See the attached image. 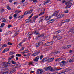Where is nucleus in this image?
Returning a JSON list of instances; mask_svg holds the SVG:
<instances>
[{
	"instance_id": "1",
	"label": "nucleus",
	"mask_w": 74,
	"mask_h": 74,
	"mask_svg": "<svg viewBox=\"0 0 74 74\" xmlns=\"http://www.w3.org/2000/svg\"><path fill=\"white\" fill-rule=\"evenodd\" d=\"M61 69H62V68L60 69H57L56 68V69H53L52 68V67L51 66H49L48 67H45L43 69L45 71H48L49 70H50V71H58V70H60Z\"/></svg>"
},
{
	"instance_id": "2",
	"label": "nucleus",
	"mask_w": 74,
	"mask_h": 74,
	"mask_svg": "<svg viewBox=\"0 0 74 74\" xmlns=\"http://www.w3.org/2000/svg\"><path fill=\"white\" fill-rule=\"evenodd\" d=\"M58 13H59V11H56L53 14L52 16H54L56 15V17H57L58 18H61L64 16V14H58Z\"/></svg>"
},
{
	"instance_id": "3",
	"label": "nucleus",
	"mask_w": 74,
	"mask_h": 74,
	"mask_svg": "<svg viewBox=\"0 0 74 74\" xmlns=\"http://www.w3.org/2000/svg\"><path fill=\"white\" fill-rule=\"evenodd\" d=\"M72 1H73L71 0L69 1L68 2H67V3H65L66 5H67V4L68 5L65 8L67 9V8H70L71 6V5H72V3H71V2H72Z\"/></svg>"
},
{
	"instance_id": "4",
	"label": "nucleus",
	"mask_w": 74,
	"mask_h": 74,
	"mask_svg": "<svg viewBox=\"0 0 74 74\" xmlns=\"http://www.w3.org/2000/svg\"><path fill=\"white\" fill-rule=\"evenodd\" d=\"M33 14H32L28 18L29 19H28L25 20V23H28L29 22H30L31 21V20L30 19L31 18H32V16H33Z\"/></svg>"
},
{
	"instance_id": "5",
	"label": "nucleus",
	"mask_w": 74,
	"mask_h": 74,
	"mask_svg": "<svg viewBox=\"0 0 74 74\" xmlns=\"http://www.w3.org/2000/svg\"><path fill=\"white\" fill-rule=\"evenodd\" d=\"M33 10L32 9L31 10H29L28 11H26L24 13V15H27V14H30L33 12Z\"/></svg>"
},
{
	"instance_id": "6",
	"label": "nucleus",
	"mask_w": 74,
	"mask_h": 74,
	"mask_svg": "<svg viewBox=\"0 0 74 74\" xmlns=\"http://www.w3.org/2000/svg\"><path fill=\"white\" fill-rule=\"evenodd\" d=\"M43 72H44V70L42 69H41L40 70L39 69H38L36 73L37 74H42Z\"/></svg>"
},
{
	"instance_id": "7",
	"label": "nucleus",
	"mask_w": 74,
	"mask_h": 74,
	"mask_svg": "<svg viewBox=\"0 0 74 74\" xmlns=\"http://www.w3.org/2000/svg\"><path fill=\"white\" fill-rule=\"evenodd\" d=\"M53 42H54L53 41H52L50 42H48L46 43L45 44V45H46V46L51 45H52V44H53Z\"/></svg>"
},
{
	"instance_id": "8",
	"label": "nucleus",
	"mask_w": 74,
	"mask_h": 74,
	"mask_svg": "<svg viewBox=\"0 0 74 74\" xmlns=\"http://www.w3.org/2000/svg\"><path fill=\"white\" fill-rule=\"evenodd\" d=\"M43 19H46V21L49 20V19L51 18V16H43Z\"/></svg>"
},
{
	"instance_id": "9",
	"label": "nucleus",
	"mask_w": 74,
	"mask_h": 74,
	"mask_svg": "<svg viewBox=\"0 0 74 74\" xmlns=\"http://www.w3.org/2000/svg\"><path fill=\"white\" fill-rule=\"evenodd\" d=\"M43 44L42 42H39L38 43H37L36 44V47H40V45H41Z\"/></svg>"
},
{
	"instance_id": "10",
	"label": "nucleus",
	"mask_w": 74,
	"mask_h": 74,
	"mask_svg": "<svg viewBox=\"0 0 74 74\" xmlns=\"http://www.w3.org/2000/svg\"><path fill=\"white\" fill-rule=\"evenodd\" d=\"M14 55H13L11 57H9V58H8V59L9 60H9L7 63L8 64H10V63H11V61H10V60H11V59H13V58H14Z\"/></svg>"
},
{
	"instance_id": "11",
	"label": "nucleus",
	"mask_w": 74,
	"mask_h": 74,
	"mask_svg": "<svg viewBox=\"0 0 74 74\" xmlns=\"http://www.w3.org/2000/svg\"><path fill=\"white\" fill-rule=\"evenodd\" d=\"M67 61L68 62H70V63H71V62H74V56H73V57L72 58V59H68L67 60Z\"/></svg>"
},
{
	"instance_id": "12",
	"label": "nucleus",
	"mask_w": 74,
	"mask_h": 74,
	"mask_svg": "<svg viewBox=\"0 0 74 74\" xmlns=\"http://www.w3.org/2000/svg\"><path fill=\"white\" fill-rule=\"evenodd\" d=\"M56 20V19H51L47 21V23H48L49 24V23H52V22H53L54 21H55Z\"/></svg>"
},
{
	"instance_id": "13",
	"label": "nucleus",
	"mask_w": 74,
	"mask_h": 74,
	"mask_svg": "<svg viewBox=\"0 0 74 74\" xmlns=\"http://www.w3.org/2000/svg\"><path fill=\"white\" fill-rule=\"evenodd\" d=\"M40 52L41 51L39 50L38 51H37L35 53H34L32 55V56H36V55H38V54H39V53H40Z\"/></svg>"
},
{
	"instance_id": "14",
	"label": "nucleus",
	"mask_w": 74,
	"mask_h": 74,
	"mask_svg": "<svg viewBox=\"0 0 74 74\" xmlns=\"http://www.w3.org/2000/svg\"><path fill=\"white\" fill-rule=\"evenodd\" d=\"M38 17V15L35 16H34V18L33 20V21L31 23H33V22H35V20Z\"/></svg>"
},
{
	"instance_id": "15",
	"label": "nucleus",
	"mask_w": 74,
	"mask_h": 74,
	"mask_svg": "<svg viewBox=\"0 0 74 74\" xmlns=\"http://www.w3.org/2000/svg\"><path fill=\"white\" fill-rule=\"evenodd\" d=\"M33 34V32H30L27 34V37H30Z\"/></svg>"
},
{
	"instance_id": "16",
	"label": "nucleus",
	"mask_w": 74,
	"mask_h": 74,
	"mask_svg": "<svg viewBox=\"0 0 74 74\" xmlns=\"http://www.w3.org/2000/svg\"><path fill=\"white\" fill-rule=\"evenodd\" d=\"M39 58H40V57H39V56H38L36 57L33 60V61L34 62H38V60L39 59Z\"/></svg>"
},
{
	"instance_id": "17",
	"label": "nucleus",
	"mask_w": 74,
	"mask_h": 74,
	"mask_svg": "<svg viewBox=\"0 0 74 74\" xmlns=\"http://www.w3.org/2000/svg\"><path fill=\"white\" fill-rule=\"evenodd\" d=\"M15 71H16V70H15V69H12L11 70V71L10 73V74H13V73L15 72Z\"/></svg>"
},
{
	"instance_id": "18",
	"label": "nucleus",
	"mask_w": 74,
	"mask_h": 74,
	"mask_svg": "<svg viewBox=\"0 0 74 74\" xmlns=\"http://www.w3.org/2000/svg\"><path fill=\"white\" fill-rule=\"evenodd\" d=\"M43 19H44V17H42L40 18H39V21L38 22L39 23H40V22H42V21L43 20Z\"/></svg>"
},
{
	"instance_id": "19",
	"label": "nucleus",
	"mask_w": 74,
	"mask_h": 74,
	"mask_svg": "<svg viewBox=\"0 0 74 74\" xmlns=\"http://www.w3.org/2000/svg\"><path fill=\"white\" fill-rule=\"evenodd\" d=\"M34 62L33 61H31L29 62V65H32V66H35L34 65H33Z\"/></svg>"
},
{
	"instance_id": "20",
	"label": "nucleus",
	"mask_w": 74,
	"mask_h": 74,
	"mask_svg": "<svg viewBox=\"0 0 74 74\" xmlns=\"http://www.w3.org/2000/svg\"><path fill=\"white\" fill-rule=\"evenodd\" d=\"M54 59V58H53L51 59H49L48 60V62H52L53 60Z\"/></svg>"
},
{
	"instance_id": "21",
	"label": "nucleus",
	"mask_w": 74,
	"mask_h": 74,
	"mask_svg": "<svg viewBox=\"0 0 74 74\" xmlns=\"http://www.w3.org/2000/svg\"><path fill=\"white\" fill-rule=\"evenodd\" d=\"M3 65L5 67H7L8 66V63L6 62H4L3 63Z\"/></svg>"
},
{
	"instance_id": "22",
	"label": "nucleus",
	"mask_w": 74,
	"mask_h": 74,
	"mask_svg": "<svg viewBox=\"0 0 74 74\" xmlns=\"http://www.w3.org/2000/svg\"><path fill=\"white\" fill-rule=\"evenodd\" d=\"M9 51V49H4V51H3L2 52V53H5V52H7V51Z\"/></svg>"
},
{
	"instance_id": "23",
	"label": "nucleus",
	"mask_w": 74,
	"mask_h": 74,
	"mask_svg": "<svg viewBox=\"0 0 74 74\" xmlns=\"http://www.w3.org/2000/svg\"><path fill=\"white\" fill-rule=\"evenodd\" d=\"M60 32H61L60 30H59L58 31L55 32H54V34H59V33H60Z\"/></svg>"
},
{
	"instance_id": "24",
	"label": "nucleus",
	"mask_w": 74,
	"mask_h": 74,
	"mask_svg": "<svg viewBox=\"0 0 74 74\" xmlns=\"http://www.w3.org/2000/svg\"><path fill=\"white\" fill-rule=\"evenodd\" d=\"M50 1L49 0H47L46 1H45L44 3V5H45V4H47L48 3H49V1Z\"/></svg>"
},
{
	"instance_id": "25",
	"label": "nucleus",
	"mask_w": 74,
	"mask_h": 74,
	"mask_svg": "<svg viewBox=\"0 0 74 74\" xmlns=\"http://www.w3.org/2000/svg\"><path fill=\"white\" fill-rule=\"evenodd\" d=\"M22 12V11L21 10L19 11V10H18L16 11L15 12V14H18V13H20V12Z\"/></svg>"
},
{
	"instance_id": "26",
	"label": "nucleus",
	"mask_w": 74,
	"mask_h": 74,
	"mask_svg": "<svg viewBox=\"0 0 74 74\" xmlns=\"http://www.w3.org/2000/svg\"><path fill=\"white\" fill-rule=\"evenodd\" d=\"M30 55V54L29 53L28 54H27V55H26V54L23 55L24 56H25V57H26V56H28V57H29Z\"/></svg>"
},
{
	"instance_id": "27",
	"label": "nucleus",
	"mask_w": 74,
	"mask_h": 74,
	"mask_svg": "<svg viewBox=\"0 0 74 74\" xmlns=\"http://www.w3.org/2000/svg\"><path fill=\"white\" fill-rule=\"evenodd\" d=\"M34 34L36 35H40V34L38 32L36 31H35L34 32Z\"/></svg>"
},
{
	"instance_id": "28",
	"label": "nucleus",
	"mask_w": 74,
	"mask_h": 74,
	"mask_svg": "<svg viewBox=\"0 0 74 74\" xmlns=\"http://www.w3.org/2000/svg\"><path fill=\"white\" fill-rule=\"evenodd\" d=\"M65 21H65L64 22H63L62 23H65V22H69L70 21V20L67 19Z\"/></svg>"
},
{
	"instance_id": "29",
	"label": "nucleus",
	"mask_w": 74,
	"mask_h": 74,
	"mask_svg": "<svg viewBox=\"0 0 74 74\" xmlns=\"http://www.w3.org/2000/svg\"><path fill=\"white\" fill-rule=\"evenodd\" d=\"M60 53V51H56L53 53H55V54H59Z\"/></svg>"
},
{
	"instance_id": "30",
	"label": "nucleus",
	"mask_w": 74,
	"mask_h": 74,
	"mask_svg": "<svg viewBox=\"0 0 74 74\" xmlns=\"http://www.w3.org/2000/svg\"><path fill=\"white\" fill-rule=\"evenodd\" d=\"M74 31V29H71L69 30V32H71V33H74V32H73Z\"/></svg>"
},
{
	"instance_id": "31",
	"label": "nucleus",
	"mask_w": 74,
	"mask_h": 74,
	"mask_svg": "<svg viewBox=\"0 0 74 74\" xmlns=\"http://www.w3.org/2000/svg\"><path fill=\"white\" fill-rule=\"evenodd\" d=\"M58 36H60V35H57L56 36H53V39H56V38H58Z\"/></svg>"
},
{
	"instance_id": "32",
	"label": "nucleus",
	"mask_w": 74,
	"mask_h": 74,
	"mask_svg": "<svg viewBox=\"0 0 74 74\" xmlns=\"http://www.w3.org/2000/svg\"><path fill=\"white\" fill-rule=\"evenodd\" d=\"M44 14V12H43L40 13V14L38 15V16H41V15H43Z\"/></svg>"
},
{
	"instance_id": "33",
	"label": "nucleus",
	"mask_w": 74,
	"mask_h": 74,
	"mask_svg": "<svg viewBox=\"0 0 74 74\" xmlns=\"http://www.w3.org/2000/svg\"><path fill=\"white\" fill-rule=\"evenodd\" d=\"M4 25H5V24H4V23H2L1 26V28H3V27L4 26Z\"/></svg>"
},
{
	"instance_id": "34",
	"label": "nucleus",
	"mask_w": 74,
	"mask_h": 74,
	"mask_svg": "<svg viewBox=\"0 0 74 74\" xmlns=\"http://www.w3.org/2000/svg\"><path fill=\"white\" fill-rule=\"evenodd\" d=\"M8 21L7 20H4L2 21V22H4L5 23H7L8 22Z\"/></svg>"
},
{
	"instance_id": "35",
	"label": "nucleus",
	"mask_w": 74,
	"mask_h": 74,
	"mask_svg": "<svg viewBox=\"0 0 74 74\" xmlns=\"http://www.w3.org/2000/svg\"><path fill=\"white\" fill-rule=\"evenodd\" d=\"M7 8L8 10H11V7H10L9 6H7Z\"/></svg>"
},
{
	"instance_id": "36",
	"label": "nucleus",
	"mask_w": 74,
	"mask_h": 74,
	"mask_svg": "<svg viewBox=\"0 0 74 74\" xmlns=\"http://www.w3.org/2000/svg\"><path fill=\"white\" fill-rule=\"evenodd\" d=\"M18 34H19V33H18V32H16L14 34V36H13V37H14V36H16V35H18Z\"/></svg>"
},
{
	"instance_id": "37",
	"label": "nucleus",
	"mask_w": 74,
	"mask_h": 74,
	"mask_svg": "<svg viewBox=\"0 0 74 74\" xmlns=\"http://www.w3.org/2000/svg\"><path fill=\"white\" fill-rule=\"evenodd\" d=\"M21 66V64H17L16 66L17 67H19Z\"/></svg>"
},
{
	"instance_id": "38",
	"label": "nucleus",
	"mask_w": 74,
	"mask_h": 74,
	"mask_svg": "<svg viewBox=\"0 0 74 74\" xmlns=\"http://www.w3.org/2000/svg\"><path fill=\"white\" fill-rule=\"evenodd\" d=\"M66 63V62L64 60L62 61L61 62H60V63H62V64H64Z\"/></svg>"
},
{
	"instance_id": "39",
	"label": "nucleus",
	"mask_w": 74,
	"mask_h": 74,
	"mask_svg": "<svg viewBox=\"0 0 74 74\" xmlns=\"http://www.w3.org/2000/svg\"><path fill=\"white\" fill-rule=\"evenodd\" d=\"M16 55L17 57H21V54H16Z\"/></svg>"
},
{
	"instance_id": "40",
	"label": "nucleus",
	"mask_w": 74,
	"mask_h": 74,
	"mask_svg": "<svg viewBox=\"0 0 74 74\" xmlns=\"http://www.w3.org/2000/svg\"><path fill=\"white\" fill-rule=\"evenodd\" d=\"M44 34H41L40 36H38V37H44Z\"/></svg>"
},
{
	"instance_id": "41",
	"label": "nucleus",
	"mask_w": 74,
	"mask_h": 74,
	"mask_svg": "<svg viewBox=\"0 0 74 74\" xmlns=\"http://www.w3.org/2000/svg\"><path fill=\"white\" fill-rule=\"evenodd\" d=\"M11 62L13 64H15L16 63V62L14 61H11Z\"/></svg>"
},
{
	"instance_id": "42",
	"label": "nucleus",
	"mask_w": 74,
	"mask_h": 74,
	"mask_svg": "<svg viewBox=\"0 0 74 74\" xmlns=\"http://www.w3.org/2000/svg\"><path fill=\"white\" fill-rule=\"evenodd\" d=\"M4 11V9H3L2 10H0V12L1 13H3V12Z\"/></svg>"
},
{
	"instance_id": "43",
	"label": "nucleus",
	"mask_w": 74,
	"mask_h": 74,
	"mask_svg": "<svg viewBox=\"0 0 74 74\" xmlns=\"http://www.w3.org/2000/svg\"><path fill=\"white\" fill-rule=\"evenodd\" d=\"M43 57H44L43 55H41L40 58V59L41 60V59H42V58H43Z\"/></svg>"
},
{
	"instance_id": "44",
	"label": "nucleus",
	"mask_w": 74,
	"mask_h": 74,
	"mask_svg": "<svg viewBox=\"0 0 74 74\" xmlns=\"http://www.w3.org/2000/svg\"><path fill=\"white\" fill-rule=\"evenodd\" d=\"M63 38V37L60 36L59 38H57V40H60L62 38Z\"/></svg>"
},
{
	"instance_id": "45",
	"label": "nucleus",
	"mask_w": 74,
	"mask_h": 74,
	"mask_svg": "<svg viewBox=\"0 0 74 74\" xmlns=\"http://www.w3.org/2000/svg\"><path fill=\"white\" fill-rule=\"evenodd\" d=\"M8 45H12V44L11 43V42H8Z\"/></svg>"
},
{
	"instance_id": "46",
	"label": "nucleus",
	"mask_w": 74,
	"mask_h": 74,
	"mask_svg": "<svg viewBox=\"0 0 74 74\" xmlns=\"http://www.w3.org/2000/svg\"><path fill=\"white\" fill-rule=\"evenodd\" d=\"M60 65L61 67H63L64 66V64H61V63H60Z\"/></svg>"
},
{
	"instance_id": "47",
	"label": "nucleus",
	"mask_w": 74,
	"mask_h": 74,
	"mask_svg": "<svg viewBox=\"0 0 74 74\" xmlns=\"http://www.w3.org/2000/svg\"><path fill=\"white\" fill-rule=\"evenodd\" d=\"M24 48H25V47H22V48H21L20 49V51H21V50H23V49H24Z\"/></svg>"
},
{
	"instance_id": "48",
	"label": "nucleus",
	"mask_w": 74,
	"mask_h": 74,
	"mask_svg": "<svg viewBox=\"0 0 74 74\" xmlns=\"http://www.w3.org/2000/svg\"><path fill=\"white\" fill-rule=\"evenodd\" d=\"M65 13H68L69 12V11H68V10H66L65 11H64Z\"/></svg>"
},
{
	"instance_id": "49",
	"label": "nucleus",
	"mask_w": 74,
	"mask_h": 74,
	"mask_svg": "<svg viewBox=\"0 0 74 74\" xmlns=\"http://www.w3.org/2000/svg\"><path fill=\"white\" fill-rule=\"evenodd\" d=\"M13 54H14V52H10L9 53L10 55H13Z\"/></svg>"
},
{
	"instance_id": "50",
	"label": "nucleus",
	"mask_w": 74,
	"mask_h": 74,
	"mask_svg": "<svg viewBox=\"0 0 74 74\" xmlns=\"http://www.w3.org/2000/svg\"><path fill=\"white\" fill-rule=\"evenodd\" d=\"M65 47V46H63L62 47V48H63V49H67V47Z\"/></svg>"
},
{
	"instance_id": "51",
	"label": "nucleus",
	"mask_w": 74,
	"mask_h": 74,
	"mask_svg": "<svg viewBox=\"0 0 74 74\" xmlns=\"http://www.w3.org/2000/svg\"><path fill=\"white\" fill-rule=\"evenodd\" d=\"M22 19V18L21 17V16H19L18 18V20H20Z\"/></svg>"
},
{
	"instance_id": "52",
	"label": "nucleus",
	"mask_w": 74,
	"mask_h": 74,
	"mask_svg": "<svg viewBox=\"0 0 74 74\" xmlns=\"http://www.w3.org/2000/svg\"><path fill=\"white\" fill-rule=\"evenodd\" d=\"M9 33L6 34V35H7V34H11V33H12V32H11V31H9Z\"/></svg>"
},
{
	"instance_id": "53",
	"label": "nucleus",
	"mask_w": 74,
	"mask_h": 74,
	"mask_svg": "<svg viewBox=\"0 0 74 74\" xmlns=\"http://www.w3.org/2000/svg\"><path fill=\"white\" fill-rule=\"evenodd\" d=\"M23 6H25V5H27V3L26 2L25 3L23 4Z\"/></svg>"
},
{
	"instance_id": "54",
	"label": "nucleus",
	"mask_w": 74,
	"mask_h": 74,
	"mask_svg": "<svg viewBox=\"0 0 74 74\" xmlns=\"http://www.w3.org/2000/svg\"><path fill=\"white\" fill-rule=\"evenodd\" d=\"M9 18L10 20L11 19H12V16L11 15L9 16Z\"/></svg>"
},
{
	"instance_id": "55",
	"label": "nucleus",
	"mask_w": 74,
	"mask_h": 74,
	"mask_svg": "<svg viewBox=\"0 0 74 74\" xmlns=\"http://www.w3.org/2000/svg\"><path fill=\"white\" fill-rule=\"evenodd\" d=\"M60 74H65V73L64 72H62L61 73H59Z\"/></svg>"
},
{
	"instance_id": "56",
	"label": "nucleus",
	"mask_w": 74,
	"mask_h": 74,
	"mask_svg": "<svg viewBox=\"0 0 74 74\" xmlns=\"http://www.w3.org/2000/svg\"><path fill=\"white\" fill-rule=\"evenodd\" d=\"M41 11H45V8H42Z\"/></svg>"
},
{
	"instance_id": "57",
	"label": "nucleus",
	"mask_w": 74,
	"mask_h": 74,
	"mask_svg": "<svg viewBox=\"0 0 74 74\" xmlns=\"http://www.w3.org/2000/svg\"><path fill=\"white\" fill-rule=\"evenodd\" d=\"M10 27H11V25H9L8 26V28H10Z\"/></svg>"
},
{
	"instance_id": "58",
	"label": "nucleus",
	"mask_w": 74,
	"mask_h": 74,
	"mask_svg": "<svg viewBox=\"0 0 74 74\" xmlns=\"http://www.w3.org/2000/svg\"><path fill=\"white\" fill-rule=\"evenodd\" d=\"M3 74H8V72H3Z\"/></svg>"
},
{
	"instance_id": "59",
	"label": "nucleus",
	"mask_w": 74,
	"mask_h": 74,
	"mask_svg": "<svg viewBox=\"0 0 74 74\" xmlns=\"http://www.w3.org/2000/svg\"><path fill=\"white\" fill-rule=\"evenodd\" d=\"M3 47H6L7 46V44H4L3 45Z\"/></svg>"
},
{
	"instance_id": "60",
	"label": "nucleus",
	"mask_w": 74,
	"mask_h": 74,
	"mask_svg": "<svg viewBox=\"0 0 74 74\" xmlns=\"http://www.w3.org/2000/svg\"><path fill=\"white\" fill-rule=\"evenodd\" d=\"M14 18H16V17H17V15L15 14L14 15Z\"/></svg>"
},
{
	"instance_id": "61",
	"label": "nucleus",
	"mask_w": 74,
	"mask_h": 74,
	"mask_svg": "<svg viewBox=\"0 0 74 74\" xmlns=\"http://www.w3.org/2000/svg\"><path fill=\"white\" fill-rule=\"evenodd\" d=\"M27 50H25L23 52V53H27Z\"/></svg>"
},
{
	"instance_id": "62",
	"label": "nucleus",
	"mask_w": 74,
	"mask_h": 74,
	"mask_svg": "<svg viewBox=\"0 0 74 74\" xmlns=\"http://www.w3.org/2000/svg\"><path fill=\"white\" fill-rule=\"evenodd\" d=\"M66 0H63L62 1V3L64 4L66 2Z\"/></svg>"
},
{
	"instance_id": "63",
	"label": "nucleus",
	"mask_w": 74,
	"mask_h": 74,
	"mask_svg": "<svg viewBox=\"0 0 74 74\" xmlns=\"http://www.w3.org/2000/svg\"><path fill=\"white\" fill-rule=\"evenodd\" d=\"M4 46H3V45L2 46L0 47V48L1 49H2V48H4Z\"/></svg>"
},
{
	"instance_id": "64",
	"label": "nucleus",
	"mask_w": 74,
	"mask_h": 74,
	"mask_svg": "<svg viewBox=\"0 0 74 74\" xmlns=\"http://www.w3.org/2000/svg\"><path fill=\"white\" fill-rule=\"evenodd\" d=\"M37 1H36V0H34V1H33V3H36Z\"/></svg>"
}]
</instances>
